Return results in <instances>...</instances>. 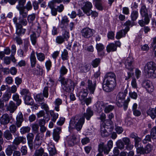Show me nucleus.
<instances>
[{"instance_id":"37","label":"nucleus","mask_w":156,"mask_h":156,"mask_svg":"<svg viewBox=\"0 0 156 156\" xmlns=\"http://www.w3.org/2000/svg\"><path fill=\"white\" fill-rule=\"evenodd\" d=\"M114 108L115 107L114 106L111 105H107V104L105 103L104 112L106 113H108L112 111L114 109Z\"/></svg>"},{"instance_id":"49","label":"nucleus","mask_w":156,"mask_h":156,"mask_svg":"<svg viewBox=\"0 0 156 156\" xmlns=\"http://www.w3.org/2000/svg\"><path fill=\"white\" fill-rule=\"evenodd\" d=\"M66 40L61 35L57 36L55 39L56 42L59 44L63 43Z\"/></svg>"},{"instance_id":"48","label":"nucleus","mask_w":156,"mask_h":156,"mask_svg":"<svg viewBox=\"0 0 156 156\" xmlns=\"http://www.w3.org/2000/svg\"><path fill=\"white\" fill-rule=\"evenodd\" d=\"M30 128L29 126L23 127L20 129V132L22 134H24L29 132Z\"/></svg>"},{"instance_id":"58","label":"nucleus","mask_w":156,"mask_h":156,"mask_svg":"<svg viewBox=\"0 0 156 156\" xmlns=\"http://www.w3.org/2000/svg\"><path fill=\"white\" fill-rule=\"evenodd\" d=\"M17 53L18 56L20 57L23 58L26 55V52L23 51L22 49H19L17 51Z\"/></svg>"},{"instance_id":"41","label":"nucleus","mask_w":156,"mask_h":156,"mask_svg":"<svg viewBox=\"0 0 156 156\" xmlns=\"http://www.w3.org/2000/svg\"><path fill=\"white\" fill-rule=\"evenodd\" d=\"M68 72V69L64 66H62L60 68L59 73L61 76H63L66 74Z\"/></svg>"},{"instance_id":"25","label":"nucleus","mask_w":156,"mask_h":156,"mask_svg":"<svg viewBox=\"0 0 156 156\" xmlns=\"http://www.w3.org/2000/svg\"><path fill=\"white\" fill-rule=\"evenodd\" d=\"M48 150L51 155L53 156L56 153V150L55 147L54 145L52 143L49 144Z\"/></svg>"},{"instance_id":"64","label":"nucleus","mask_w":156,"mask_h":156,"mask_svg":"<svg viewBox=\"0 0 156 156\" xmlns=\"http://www.w3.org/2000/svg\"><path fill=\"white\" fill-rule=\"evenodd\" d=\"M41 108L44 109L46 112H48L49 110V108L48 105L45 103H41Z\"/></svg>"},{"instance_id":"12","label":"nucleus","mask_w":156,"mask_h":156,"mask_svg":"<svg viewBox=\"0 0 156 156\" xmlns=\"http://www.w3.org/2000/svg\"><path fill=\"white\" fill-rule=\"evenodd\" d=\"M11 119L9 115L5 114L2 115L0 118V123L2 125H6L8 124Z\"/></svg>"},{"instance_id":"51","label":"nucleus","mask_w":156,"mask_h":156,"mask_svg":"<svg viewBox=\"0 0 156 156\" xmlns=\"http://www.w3.org/2000/svg\"><path fill=\"white\" fill-rule=\"evenodd\" d=\"M30 38L32 44L34 45L36 43L37 36L36 34L35 33H33L30 35Z\"/></svg>"},{"instance_id":"33","label":"nucleus","mask_w":156,"mask_h":156,"mask_svg":"<svg viewBox=\"0 0 156 156\" xmlns=\"http://www.w3.org/2000/svg\"><path fill=\"white\" fill-rule=\"evenodd\" d=\"M54 103L55 105V109L57 112L59 111V105L62 103V100L60 98H57L55 99Z\"/></svg>"},{"instance_id":"46","label":"nucleus","mask_w":156,"mask_h":156,"mask_svg":"<svg viewBox=\"0 0 156 156\" xmlns=\"http://www.w3.org/2000/svg\"><path fill=\"white\" fill-rule=\"evenodd\" d=\"M44 153V150L43 148H40L35 151L33 156H42Z\"/></svg>"},{"instance_id":"39","label":"nucleus","mask_w":156,"mask_h":156,"mask_svg":"<svg viewBox=\"0 0 156 156\" xmlns=\"http://www.w3.org/2000/svg\"><path fill=\"white\" fill-rule=\"evenodd\" d=\"M36 56L37 60L41 62H44L45 59V55L41 52H36Z\"/></svg>"},{"instance_id":"16","label":"nucleus","mask_w":156,"mask_h":156,"mask_svg":"<svg viewBox=\"0 0 156 156\" xmlns=\"http://www.w3.org/2000/svg\"><path fill=\"white\" fill-rule=\"evenodd\" d=\"M30 59L31 66L32 68L34 67L37 61L34 51L32 50L31 52L30 56Z\"/></svg>"},{"instance_id":"5","label":"nucleus","mask_w":156,"mask_h":156,"mask_svg":"<svg viewBox=\"0 0 156 156\" xmlns=\"http://www.w3.org/2000/svg\"><path fill=\"white\" fill-rule=\"evenodd\" d=\"M140 12L142 16L144 17V20L145 23L148 24L150 21L149 18H151L152 16V13L150 11L148 13L146 6L144 4H142Z\"/></svg>"},{"instance_id":"57","label":"nucleus","mask_w":156,"mask_h":156,"mask_svg":"<svg viewBox=\"0 0 156 156\" xmlns=\"http://www.w3.org/2000/svg\"><path fill=\"white\" fill-rule=\"evenodd\" d=\"M61 36H62L66 41H67L69 37V33L68 31L64 30L62 32V35Z\"/></svg>"},{"instance_id":"2","label":"nucleus","mask_w":156,"mask_h":156,"mask_svg":"<svg viewBox=\"0 0 156 156\" xmlns=\"http://www.w3.org/2000/svg\"><path fill=\"white\" fill-rule=\"evenodd\" d=\"M106 82H104L103 88L106 92H110L113 89L116 85L115 74L113 73H108L105 75Z\"/></svg>"},{"instance_id":"62","label":"nucleus","mask_w":156,"mask_h":156,"mask_svg":"<svg viewBox=\"0 0 156 156\" xmlns=\"http://www.w3.org/2000/svg\"><path fill=\"white\" fill-rule=\"evenodd\" d=\"M144 151V148L143 147H138L136 148V151L138 154H145Z\"/></svg>"},{"instance_id":"24","label":"nucleus","mask_w":156,"mask_h":156,"mask_svg":"<svg viewBox=\"0 0 156 156\" xmlns=\"http://www.w3.org/2000/svg\"><path fill=\"white\" fill-rule=\"evenodd\" d=\"M147 115L154 119L156 117V109L150 108L147 111Z\"/></svg>"},{"instance_id":"30","label":"nucleus","mask_w":156,"mask_h":156,"mask_svg":"<svg viewBox=\"0 0 156 156\" xmlns=\"http://www.w3.org/2000/svg\"><path fill=\"white\" fill-rule=\"evenodd\" d=\"M16 148V147L13 145L8 146L5 151L6 154L8 156L11 155L13 151Z\"/></svg>"},{"instance_id":"6","label":"nucleus","mask_w":156,"mask_h":156,"mask_svg":"<svg viewBox=\"0 0 156 156\" xmlns=\"http://www.w3.org/2000/svg\"><path fill=\"white\" fill-rule=\"evenodd\" d=\"M127 90L125 89L124 92H120L118 94L116 97V105L119 107H122L123 106V101L127 94Z\"/></svg>"},{"instance_id":"15","label":"nucleus","mask_w":156,"mask_h":156,"mask_svg":"<svg viewBox=\"0 0 156 156\" xmlns=\"http://www.w3.org/2000/svg\"><path fill=\"white\" fill-rule=\"evenodd\" d=\"M129 30V28L127 27L124 29L116 33L115 37L117 39H119L123 37H125L126 34Z\"/></svg>"},{"instance_id":"22","label":"nucleus","mask_w":156,"mask_h":156,"mask_svg":"<svg viewBox=\"0 0 156 156\" xmlns=\"http://www.w3.org/2000/svg\"><path fill=\"white\" fill-rule=\"evenodd\" d=\"M18 106L12 101H10L8 106L7 109L10 112L12 113L16 110Z\"/></svg>"},{"instance_id":"4","label":"nucleus","mask_w":156,"mask_h":156,"mask_svg":"<svg viewBox=\"0 0 156 156\" xmlns=\"http://www.w3.org/2000/svg\"><path fill=\"white\" fill-rule=\"evenodd\" d=\"M113 146V142L112 140H109L107 145H105L103 142H101L98 145V150L99 152L104 151L105 154H108L110 151Z\"/></svg>"},{"instance_id":"54","label":"nucleus","mask_w":156,"mask_h":156,"mask_svg":"<svg viewBox=\"0 0 156 156\" xmlns=\"http://www.w3.org/2000/svg\"><path fill=\"white\" fill-rule=\"evenodd\" d=\"M80 47L81 44H80L76 41L74 42L73 48L75 51H78Z\"/></svg>"},{"instance_id":"50","label":"nucleus","mask_w":156,"mask_h":156,"mask_svg":"<svg viewBox=\"0 0 156 156\" xmlns=\"http://www.w3.org/2000/svg\"><path fill=\"white\" fill-rule=\"evenodd\" d=\"M20 94L21 95H24V97L30 95L29 90L26 89H23L21 90Z\"/></svg>"},{"instance_id":"52","label":"nucleus","mask_w":156,"mask_h":156,"mask_svg":"<svg viewBox=\"0 0 156 156\" xmlns=\"http://www.w3.org/2000/svg\"><path fill=\"white\" fill-rule=\"evenodd\" d=\"M61 132V129L60 128L58 127L54 129L53 133L54 136H59Z\"/></svg>"},{"instance_id":"34","label":"nucleus","mask_w":156,"mask_h":156,"mask_svg":"<svg viewBox=\"0 0 156 156\" xmlns=\"http://www.w3.org/2000/svg\"><path fill=\"white\" fill-rule=\"evenodd\" d=\"M34 98L36 101L40 103L44 101L43 96L41 93L36 94L34 96Z\"/></svg>"},{"instance_id":"11","label":"nucleus","mask_w":156,"mask_h":156,"mask_svg":"<svg viewBox=\"0 0 156 156\" xmlns=\"http://www.w3.org/2000/svg\"><path fill=\"white\" fill-rule=\"evenodd\" d=\"M143 86L148 92H151L154 90V87L152 82L149 80H147L144 81L143 83Z\"/></svg>"},{"instance_id":"28","label":"nucleus","mask_w":156,"mask_h":156,"mask_svg":"<svg viewBox=\"0 0 156 156\" xmlns=\"http://www.w3.org/2000/svg\"><path fill=\"white\" fill-rule=\"evenodd\" d=\"M106 49L108 52L114 51L117 50V47L113 43H111L108 44L106 47Z\"/></svg>"},{"instance_id":"45","label":"nucleus","mask_w":156,"mask_h":156,"mask_svg":"<svg viewBox=\"0 0 156 156\" xmlns=\"http://www.w3.org/2000/svg\"><path fill=\"white\" fill-rule=\"evenodd\" d=\"M105 103L101 102L99 104H98L97 106V111L98 112H102L104 108L105 109Z\"/></svg>"},{"instance_id":"7","label":"nucleus","mask_w":156,"mask_h":156,"mask_svg":"<svg viewBox=\"0 0 156 156\" xmlns=\"http://www.w3.org/2000/svg\"><path fill=\"white\" fill-rule=\"evenodd\" d=\"M13 22L15 26L18 27H23V26H26L28 24V21L26 18L23 17H19L18 19L16 17L13 18L12 19Z\"/></svg>"},{"instance_id":"63","label":"nucleus","mask_w":156,"mask_h":156,"mask_svg":"<svg viewBox=\"0 0 156 156\" xmlns=\"http://www.w3.org/2000/svg\"><path fill=\"white\" fill-rule=\"evenodd\" d=\"M24 9H26L27 11L31 10L32 8V5L30 1L28 2L26 5L23 8Z\"/></svg>"},{"instance_id":"26","label":"nucleus","mask_w":156,"mask_h":156,"mask_svg":"<svg viewBox=\"0 0 156 156\" xmlns=\"http://www.w3.org/2000/svg\"><path fill=\"white\" fill-rule=\"evenodd\" d=\"M24 100L25 103L26 105H32L34 104V101L30 96V95L25 97H24Z\"/></svg>"},{"instance_id":"55","label":"nucleus","mask_w":156,"mask_h":156,"mask_svg":"<svg viewBox=\"0 0 156 156\" xmlns=\"http://www.w3.org/2000/svg\"><path fill=\"white\" fill-rule=\"evenodd\" d=\"M61 57L63 60H65L68 59V52L65 49L62 52L61 54Z\"/></svg>"},{"instance_id":"44","label":"nucleus","mask_w":156,"mask_h":156,"mask_svg":"<svg viewBox=\"0 0 156 156\" xmlns=\"http://www.w3.org/2000/svg\"><path fill=\"white\" fill-rule=\"evenodd\" d=\"M153 146L150 144H148L144 147L145 154H147L151 151L153 149Z\"/></svg>"},{"instance_id":"18","label":"nucleus","mask_w":156,"mask_h":156,"mask_svg":"<svg viewBox=\"0 0 156 156\" xmlns=\"http://www.w3.org/2000/svg\"><path fill=\"white\" fill-rule=\"evenodd\" d=\"M69 20L67 17L66 16H63L61 21L60 26L61 28L65 29L68 25Z\"/></svg>"},{"instance_id":"10","label":"nucleus","mask_w":156,"mask_h":156,"mask_svg":"<svg viewBox=\"0 0 156 156\" xmlns=\"http://www.w3.org/2000/svg\"><path fill=\"white\" fill-rule=\"evenodd\" d=\"M31 127L33 133H29L27 136H41L39 131V125L37 124H32L31 125Z\"/></svg>"},{"instance_id":"40","label":"nucleus","mask_w":156,"mask_h":156,"mask_svg":"<svg viewBox=\"0 0 156 156\" xmlns=\"http://www.w3.org/2000/svg\"><path fill=\"white\" fill-rule=\"evenodd\" d=\"M49 113L51 116L52 117V119H51L52 121L53 122H55L57 119L58 118V114L54 112L52 110L50 111Z\"/></svg>"},{"instance_id":"56","label":"nucleus","mask_w":156,"mask_h":156,"mask_svg":"<svg viewBox=\"0 0 156 156\" xmlns=\"http://www.w3.org/2000/svg\"><path fill=\"white\" fill-rule=\"evenodd\" d=\"M100 62V59L98 58H96L92 61L91 64L94 67H97Z\"/></svg>"},{"instance_id":"53","label":"nucleus","mask_w":156,"mask_h":156,"mask_svg":"<svg viewBox=\"0 0 156 156\" xmlns=\"http://www.w3.org/2000/svg\"><path fill=\"white\" fill-rule=\"evenodd\" d=\"M45 65L48 72L51 69V68L52 66V63L50 59H48L46 61L45 63Z\"/></svg>"},{"instance_id":"60","label":"nucleus","mask_w":156,"mask_h":156,"mask_svg":"<svg viewBox=\"0 0 156 156\" xmlns=\"http://www.w3.org/2000/svg\"><path fill=\"white\" fill-rule=\"evenodd\" d=\"M130 101L129 98H128L126 100L124 101L123 102V109L124 110H126L128 108V105L129 102Z\"/></svg>"},{"instance_id":"17","label":"nucleus","mask_w":156,"mask_h":156,"mask_svg":"<svg viewBox=\"0 0 156 156\" xmlns=\"http://www.w3.org/2000/svg\"><path fill=\"white\" fill-rule=\"evenodd\" d=\"M62 84L65 88L66 90L67 87H71L73 86L74 83L70 79H64L62 81Z\"/></svg>"},{"instance_id":"3","label":"nucleus","mask_w":156,"mask_h":156,"mask_svg":"<svg viewBox=\"0 0 156 156\" xmlns=\"http://www.w3.org/2000/svg\"><path fill=\"white\" fill-rule=\"evenodd\" d=\"M144 69L148 76L152 78L156 77V67L154 62H148L146 64Z\"/></svg>"},{"instance_id":"47","label":"nucleus","mask_w":156,"mask_h":156,"mask_svg":"<svg viewBox=\"0 0 156 156\" xmlns=\"http://www.w3.org/2000/svg\"><path fill=\"white\" fill-rule=\"evenodd\" d=\"M11 94L10 92H5L3 95L2 99L5 101H8L10 98Z\"/></svg>"},{"instance_id":"8","label":"nucleus","mask_w":156,"mask_h":156,"mask_svg":"<svg viewBox=\"0 0 156 156\" xmlns=\"http://www.w3.org/2000/svg\"><path fill=\"white\" fill-rule=\"evenodd\" d=\"M94 30L89 27H86L83 29L81 31L82 37L85 38H89L93 35Z\"/></svg>"},{"instance_id":"59","label":"nucleus","mask_w":156,"mask_h":156,"mask_svg":"<svg viewBox=\"0 0 156 156\" xmlns=\"http://www.w3.org/2000/svg\"><path fill=\"white\" fill-rule=\"evenodd\" d=\"M118 147L120 149H123L124 147V145L122 141L120 140H118L116 142Z\"/></svg>"},{"instance_id":"14","label":"nucleus","mask_w":156,"mask_h":156,"mask_svg":"<svg viewBox=\"0 0 156 156\" xmlns=\"http://www.w3.org/2000/svg\"><path fill=\"white\" fill-rule=\"evenodd\" d=\"M134 60L132 57H128L125 61V64L126 68L130 70H132L133 69L132 65Z\"/></svg>"},{"instance_id":"32","label":"nucleus","mask_w":156,"mask_h":156,"mask_svg":"<svg viewBox=\"0 0 156 156\" xmlns=\"http://www.w3.org/2000/svg\"><path fill=\"white\" fill-rule=\"evenodd\" d=\"M13 100L16 102V104L17 106L20 105L22 102V101L20 98L19 95L17 93L14 94L12 96Z\"/></svg>"},{"instance_id":"61","label":"nucleus","mask_w":156,"mask_h":156,"mask_svg":"<svg viewBox=\"0 0 156 156\" xmlns=\"http://www.w3.org/2000/svg\"><path fill=\"white\" fill-rule=\"evenodd\" d=\"M82 67L83 68L80 69V71L82 73H86L90 69V66L88 65H86Z\"/></svg>"},{"instance_id":"1","label":"nucleus","mask_w":156,"mask_h":156,"mask_svg":"<svg viewBox=\"0 0 156 156\" xmlns=\"http://www.w3.org/2000/svg\"><path fill=\"white\" fill-rule=\"evenodd\" d=\"M94 113L91 108H88L84 112L80 117L76 116L72 117L70 120L69 127L72 129L75 128L77 130L80 131L82 129L85 122V118L87 120H90L93 115Z\"/></svg>"},{"instance_id":"29","label":"nucleus","mask_w":156,"mask_h":156,"mask_svg":"<svg viewBox=\"0 0 156 156\" xmlns=\"http://www.w3.org/2000/svg\"><path fill=\"white\" fill-rule=\"evenodd\" d=\"M137 105L136 103H134L132 107V110L134 115L136 116H138L140 115L141 113L140 110H138Z\"/></svg>"},{"instance_id":"13","label":"nucleus","mask_w":156,"mask_h":156,"mask_svg":"<svg viewBox=\"0 0 156 156\" xmlns=\"http://www.w3.org/2000/svg\"><path fill=\"white\" fill-rule=\"evenodd\" d=\"M96 48L97 50L99 55L101 56L104 55L105 47L102 43H97L96 45Z\"/></svg>"},{"instance_id":"21","label":"nucleus","mask_w":156,"mask_h":156,"mask_svg":"<svg viewBox=\"0 0 156 156\" xmlns=\"http://www.w3.org/2000/svg\"><path fill=\"white\" fill-rule=\"evenodd\" d=\"M96 82H94V83L93 84L92 81L89 80L87 81L88 88L90 93L91 94L94 93L96 87Z\"/></svg>"},{"instance_id":"27","label":"nucleus","mask_w":156,"mask_h":156,"mask_svg":"<svg viewBox=\"0 0 156 156\" xmlns=\"http://www.w3.org/2000/svg\"><path fill=\"white\" fill-rule=\"evenodd\" d=\"M139 16L138 10H132L130 14L131 20L133 21H135L138 18Z\"/></svg>"},{"instance_id":"9","label":"nucleus","mask_w":156,"mask_h":156,"mask_svg":"<svg viewBox=\"0 0 156 156\" xmlns=\"http://www.w3.org/2000/svg\"><path fill=\"white\" fill-rule=\"evenodd\" d=\"M93 8L92 3L89 2H84L81 6V9L83 12L88 16H90L89 12H90Z\"/></svg>"},{"instance_id":"43","label":"nucleus","mask_w":156,"mask_h":156,"mask_svg":"<svg viewBox=\"0 0 156 156\" xmlns=\"http://www.w3.org/2000/svg\"><path fill=\"white\" fill-rule=\"evenodd\" d=\"M36 17L35 14L32 13L29 15L27 17V20L29 23H32L35 20Z\"/></svg>"},{"instance_id":"19","label":"nucleus","mask_w":156,"mask_h":156,"mask_svg":"<svg viewBox=\"0 0 156 156\" xmlns=\"http://www.w3.org/2000/svg\"><path fill=\"white\" fill-rule=\"evenodd\" d=\"M23 121V115L20 112L16 117V124L18 128L20 127Z\"/></svg>"},{"instance_id":"42","label":"nucleus","mask_w":156,"mask_h":156,"mask_svg":"<svg viewBox=\"0 0 156 156\" xmlns=\"http://www.w3.org/2000/svg\"><path fill=\"white\" fill-rule=\"evenodd\" d=\"M67 140H68V144L71 146H73L74 145V144L76 143V137H67Z\"/></svg>"},{"instance_id":"35","label":"nucleus","mask_w":156,"mask_h":156,"mask_svg":"<svg viewBox=\"0 0 156 156\" xmlns=\"http://www.w3.org/2000/svg\"><path fill=\"white\" fill-rule=\"evenodd\" d=\"M42 140L40 137H36L34 141V147L35 148H37L41 145Z\"/></svg>"},{"instance_id":"36","label":"nucleus","mask_w":156,"mask_h":156,"mask_svg":"<svg viewBox=\"0 0 156 156\" xmlns=\"http://www.w3.org/2000/svg\"><path fill=\"white\" fill-rule=\"evenodd\" d=\"M37 67L38 69L35 70L33 71V73L36 75L41 76L43 73V70L38 64L37 65Z\"/></svg>"},{"instance_id":"38","label":"nucleus","mask_w":156,"mask_h":156,"mask_svg":"<svg viewBox=\"0 0 156 156\" xmlns=\"http://www.w3.org/2000/svg\"><path fill=\"white\" fill-rule=\"evenodd\" d=\"M101 135L102 136H107V131L106 130V128H108L107 127H106V126H104V124H102L101 125Z\"/></svg>"},{"instance_id":"31","label":"nucleus","mask_w":156,"mask_h":156,"mask_svg":"<svg viewBox=\"0 0 156 156\" xmlns=\"http://www.w3.org/2000/svg\"><path fill=\"white\" fill-rule=\"evenodd\" d=\"M16 33L19 36H21L23 35L26 31V29H23V27H18V26H16Z\"/></svg>"},{"instance_id":"20","label":"nucleus","mask_w":156,"mask_h":156,"mask_svg":"<svg viewBox=\"0 0 156 156\" xmlns=\"http://www.w3.org/2000/svg\"><path fill=\"white\" fill-rule=\"evenodd\" d=\"M16 8L19 11L20 16L19 17L26 18L28 15V11H26L24 8L20 7L18 5L16 6Z\"/></svg>"},{"instance_id":"23","label":"nucleus","mask_w":156,"mask_h":156,"mask_svg":"<svg viewBox=\"0 0 156 156\" xmlns=\"http://www.w3.org/2000/svg\"><path fill=\"white\" fill-rule=\"evenodd\" d=\"M88 91L86 89H82L79 93V97L80 100H83L87 95Z\"/></svg>"}]
</instances>
